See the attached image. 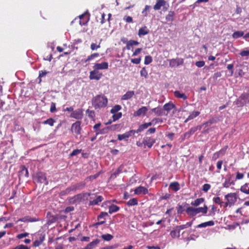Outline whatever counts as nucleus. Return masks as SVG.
<instances>
[{
    "label": "nucleus",
    "instance_id": "f257e3e1",
    "mask_svg": "<svg viewBox=\"0 0 249 249\" xmlns=\"http://www.w3.org/2000/svg\"><path fill=\"white\" fill-rule=\"evenodd\" d=\"M152 125V123L151 122L145 123L143 124H142L139 126L137 130H130L126 132L125 133L123 134H118V140L119 141L125 140L126 141H128V139L132 135H134V134L136 133H139L143 131L144 130L147 129L149 126Z\"/></svg>",
    "mask_w": 249,
    "mask_h": 249
},
{
    "label": "nucleus",
    "instance_id": "f03ea898",
    "mask_svg": "<svg viewBox=\"0 0 249 249\" xmlns=\"http://www.w3.org/2000/svg\"><path fill=\"white\" fill-rule=\"evenodd\" d=\"M91 103L95 109H101L107 107L108 100L104 95H97L92 99Z\"/></svg>",
    "mask_w": 249,
    "mask_h": 249
},
{
    "label": "nucleus",
    "instance_id": "7ed1b4c3",
    "mask_svg": "<svg viewBox=\"0 0 249 249\" xmlns=\"http://www.w3.org/2000/svg\"><path fill=\"white\" fill-rule=\"evenodd\" d=\"M89 196V205L90 206L99 205L104 199L102 196H96L94 194H91Z\"/></svg>",
    "mask_w": 249,
    "mask_h": 249
},
{
    "label": "nucleus",
    "instance_id": "20e7f679",
    "mask_svg": "<svg viewBox=\"0 0 249 249\" xmlns=\"http://www.w3.org/2000/svg\"><path fill=\"white\" fill-rule=\"evenodd\" d=\"M91 193H86L83 194H79L74 196L70 197L69 199L70 203L72 204H75L77 202H80L82 198L86 196H90Z\"/></svg>",
    "mask_w": 249,
    "mask_h": 249
},
{
    "label": "nucleus",
    "instance_id": "39448f33",
    "mask_svg": "<svg viewBox=\"0 0 249 249\" xmlns=\"http://www.w3.org/2000/svg\"><path fill=\"white\" fill-rule=\"evenodd\" d=\"M225 197L228 203H230V206L233 205L237 199V196L235 193H228L225 196Z\"/></svg>",
    "mask_w": 249,
    "mask_h": 249
},
{
    "label": "nucleus",
    "instance_id": "423d86ee",
    "mask_svg": "<svg viewBox=\"0 0 249 249\" xmlns=\"http://www.w3.org/2000/svg\"><path fill=\"white\" fill-rule=\"evenodd\" d=\"M103 76L102 73L99 72L98 71L94 69L89 72V78L90 80H99Z\"/></svg>",
    "mask_w": 249,
    "mask_h": 249
},
{
    "label": "nucleus",
    "instance_id": "0eeeda50",
    "mask_svg": "<svg viewBox=\"0 0 249 249\" xmlns=\"http://www.w3.org/2000/svg\"><path fill=\"white\" fill-rule=\"evenodd\" d=\"M155 142V139L151 137H144L143 139V143L144 147L147 146L149 148H151Z\"/></svg>",
    "mask_w": 249,
    "mask_h": 249
},
{
    "label": "nucleus",
    "instance_id": "6e6552de",
    "mask_svg": "<svg viewBox=\"0 0 249 249\" xmlns=\"http://www.w3.org/2000/svg\"><path fill=\"white\" fill-rule=\"evenodd\" d=\"M81 122L80 121H76L74 123H73L71 125V131L72 132L75 133V134L77 135L81 134Z\"/></svg>",
    "mask_w": 249,
    "mask_h": 249
},
{
    "label": "nucleus",
    "instance_id": "1a4fd4ad",
    "mask_svg": "<svg viewBox=\"0 0 249 249\" xmlns=\"http://www.w3.org/2000/svg\"><path fill=\"white\" fill-rule=\"evenodd\" d=\"M79 24L82 26L86 25L89 19V14L88 12H85L84 14L80 15Z\"/></svg>",
    "mask_w": 249,
    "mask_h": 249
},
{
    "label": "nucleus",
    "instance_id": "9d476101",
    "mask_svg": "<svg viewBox=\"0 0 249 249\" xmlns=\"http://www.w3.org/2000/svg\"><path fill=\"white\" fill-rule=\"evenodd\" d=\"M70 117L77 120L81 119L83 117V110L78 108L73 110L71 114Z\"/></svg>",
    "mask_w": 249,
    "mask_h": 249
},
{
    "label": "nucleus",
    "instance_id": "9b49d317",
    "mask_svg": "<svg viewBox=\"0 0 249 249\" xmlns=\"http://www.w3.org/2000/svg\"><path fill=\"white\" fill-rule=\"evenodd\" d=\"M108 216V213L107 212H102L97 217L98 222L95 224V225H100L104 224L106 222L105 217Z\"/></svg>",
    "mask_w": 249,
    "mask_h": 249
},
{
    "label": "nucleus",
    "instance_id": "f8f14e48",
    "mask_svg": "<svg viewBox=\"0 0 249 249\" xmlns=\"http://www.w3.org/2000/svg\"><path fill=\"white\" fill-rule=\"evenodd\" d=\"M108 68V63L107 62H102L101 63H95L93 66V69L99 70H107Z\"/></svg>",
    "mask_w": 249,
    "mask_h": 249
},
{
    "label": "nucleus",
    "instance_id": "ddd939ff",
    "mask_svg": "<svg viewBox=\"0 0 249 249\" xmlns=\"http://www.w3.org/2000/svg\"><path fill=\"white\" fill-rule=\"evenodd\" d=\"M148 189L142 186H139L136 187L134 190V194L136 195H140L141 194L146 195L148 194Z\"/></svg>",
    "mask_w": 249,
    "mask_h": 249
},
{
    "label": "nucleus",
    "instance_id": "4468645a",
    "mask_svg": "<svg viewBox=\"0 0 249 249\" xmlns=\"http://www.w3.org/2000/svg\"><path fill=\"white\" fill-rule=\"evenodd\" d=\"M37 182L40 183H44L46 185L48 184V182L47 180V178L46 174L44 173H39L37 174Z\"/></svg>",
    "mask_w": 249,
    "mask_h": 249
},
{
    "label": "nucleus",
    "instance_id": "2eb2a0df",
    "mask_svg": "<svg viewBox=\"0 0 249 249\" xmlns=\"http://www.w3.org/2000/svg\"><path fill=\"white\" fill-rule=\"evenodd\" d=\"M18 174L19 177L28 178L29 177L28 169L26 168V167L24 165L20 166V171H19Z\"/></svg>",
    "mask_w": 249,
    "mask_h": 249
},
{
    "label": "nucleus",
    "instance_id": "dca6fc26",
    "mask_svg": "<svg viewBox=\"0 0 249 249\" xmlns=\"http://www.w3.org/2000/svg\"><path fill=\"white\" fill-rule=\"evenodd\" d=\"M38 219L36 218V217H33L31 218L29 217V216H26L24 217L19 218L18 219L16 223L18 222V221L23 222H36L38 221Z\"/></svg>",
    "mask_w": 249,
    "mask_h": 249
},
{
    "label": "nucleus",
    "instance_id": "f3484780",
    "mask_svg": "<svg viewBox=\"0 0 249 249\" xmlns=\"http://www.w3.org/2000/svg\"><path fill=\"white\" fill-rule=\"evenodd\" d=\"M147 111V108L146 107H142L140 108L137 111L134 112L133 115L134 116H140L141 115H144L145 114L146 112Z\"/></svg>",
    "mask_w": 249,
    "mask_h": 249
},
{
    "label": "nucleus",
    "instance_id": "a211bd4d",
    "mask_svg": "<svg viewBox=\"0 0 249 249\" xmlns=\"http://www.w3.org/2000/svg\"><path fill=\"white\" fill-rule=\"evenodd\" d=\"M166 5V2L165 0H157L153 8L155 10H159L162 6H164Z\"/></svg>",
    "mask_w": 249,
    "mask_h": 249
},
{
    "label": "nucleus",
    "instance_id": "6ab92c4d",
    "mask_svg": "<svg viewBox=\"0 0 249 249\" xmlns=\"http://www.w3.org/2000/svg\"><path fill=\"white\" fill-rule=\"evenodd\" d=\"M200 114V112L198 111H194L191 112L188 117L184 121V123H187L189 121L193 120L196 118V117L199 116Z\"/></svg>",
    "mask_w": 249,
    "mask_h": 249
},
{
    "label": "nucleus",
    "instance_id": "aec40b11",
    "mask_svg": "<svg viewBox=\"0 0 249 249\" xmlns=\"http://www.w3.org/2000/svg\"><path fill=\"white\" fill-rule=\"evenodd\" d=\"M149 30L146 26H144L139 30L138 36L140 37L145 36L149 34Z\"/></svg>",
    "mask_w": 249,
    "mask_h": 249
},
{
    "label": "nucleus",
    "instance_id": "412c9836",
    "mask_svg": "<svg viewBox=\"0 0 249 249\" xmlns=\"http://www.w3.org/2000/svg\"><path fill=\"white\" fill-rule=\"evenodd\" d=\"M45 240V235H41L39 237L33 242V246L35 247L39 246Z\"/></svg>",
    "mask_w": 249,
    "mask_h": 249
},
{
    "label": "nucleus",
    "instance_id": "4be33fe9",
    "mask_svg": "<svg viewBox=\"0 0 249 249\" xmlns=\"http://www.w3.org/2000/svg\"><path fill=\"white\" fill-rule=\"evenodd\" d=\"M186 213L191 217L195 216L196 214V208L188 207L186 210Z\"/></svg>",
    "mask_w": 249,
    "mask_h": 249
},
{
    "label": "nucleus",
    "instance_id": "5701e85b",
    "mask_svg": "<svg viewBox=\"0 0 249 249\" xmlns=\"http://www.w3.org/2000/svg\"><path fill=\"white\" fill-rule=\"evenodd\" d=\"M214 221L213 220H211L199 224L197 225L196 227L198 228H205L207 226H213L214 225Z\"/></svg>",
    "mask_w": 249,
    "mask_h": 249
},
{
    "label": "nucleus",
    "instance_id": "b1692460",
    "mask_svg": "<svg viewBox=\"0 0 249 249\" xmlns=\"http://www.w3.org/2000/svg\"><path fill=\"white\" fill-rule=\"evenodd\" d=\"M139 42L134 40H130L126 43V48L128 50H130L133 46L138 45Z\"/></svg>",
    "mask_w": 249,
    "mask_h": 249
},
{
    "label": "nucleus",
    "instance_id": "393cba45",
    "mask_svg": "<svg viewBox=\"0 0 249 249\" xmlns=\"http://www.w3.org/2000/svg\"><path fill=\"white\" fill-rule=\"evenodd\" d=\"M134 95V91H128L125 93V94L122 96L121 99L123 100H127L131 98Z\"/></svg>",
    "mask_w": 249,
    "mask_h": 249
},
{
    "label": "nucleus",
    "instance_id": "a878e982",
    "mask_svg": "<svg viewBox=\"0 0 249 249\" xmlns=\"http://www.w3.org/2000/svg\"><path fill=\"white\" fill-rule=\"evenodd\" d=\"M123 168L124 166L123 165L120 166L119 168L111 175L110 178H116L120 173H122Z\"/></svg>",
    "mask_w": 249,
    "mask_h": 249
},
{
    "label": "nucleus",
    "instance_id": "bb28decb",
    "mask_svg": "<svg viewBox=\"0 0 249 249\" xmlns=\"http://www.w3.org/2000/svg\"><path fill=\"white\" fill-rule=\"evenodd\" d=\"M174 95L175 97L177 98H181L184 100H186L188 98V97L183 93H181L178 90H176L174 92Z\"/></svg>",
    "mask_w": 249,
    "mask_h": 249
},
{
    "label": "nucleus",
    "instance_id": "cd10ccee",
    "mask_svg": "<svg viewBox=\"0 0 249 249\" xmlns=\"http://www.w3.org/2000/svg\"><path fill=\"white\" fill-rule=\"evenodd\" d=\"M175 13L174 11H170L166 16L165 19L167 21H173L175 19Z\"/></svg>",
    "mask_w": 249,
    "mask_h": 249
},
{
    "label": "nucleus",
    "instance_id": "c85d7f7f",
    "mask_svg": "<svg viewBox=\"0 0 249 249\" xmlns=\"http://www.w3.org/2000/svg\"><path fill=\"white\" fill-rule=\"evenodd\" d=\"M196 214L199 213H202L203 214H206L208 212V207L207 205H204L202 207L196 208Z\"/></svg>",
    "mask_w": 249,
    "mask_h": 249
},
{
    "label": "nucleus",
    "instance_id": "c756f323",
    "mask_svg": "<svg viewBox=\"0 0 249 249\" xmlns=\"http://www.w3.org/2000/svg\"><path fill=\"white\" fill-rule=\"evenodd\" d=\"M169 188L171 190H172L175 192H177L180 189L179 184L178 183V182L177 181L172 182L170 183V184L169 185Z\"/></svg>",
    "mask_w": 249,
    "mask_h": 249
},
{
    "label": "nucleus",
    "instance_id": "7c9ffc66",
    "mask_svg": "<svg viewBox=\"0 0 249 249\" xmlns=\"http://www.w3.org/2000/svg\"><path fill=\"white\" fill-rule=\"evenodd\" d=\"M175 107V105L171 102L165 104L163 107V109L168 112L170 111L171 110H172L173 108Z\"/></svg>",
    "mask_w": 249,
    "mask_h": 249
},
{
    "label": "nucleus",
    "instance_id": "2f4dec72",
    "mask_svg": "<svg viewBox=\"0 0 249 249\" xmlns=\"http://www.w3.org/2000/svg\"><path fill=\"white\" fill-rule=\"evenodd\" d=\"M240 191L243 193L249 195V182L246 183L241 187Z\"/></svg>",
    "mask_w": 249,
    "mask_h": 249
},
{
    "label": "nucleus",
    "instance_id": "473e14b6",
    "mask_svg": "<svg viewBox=\"0 0 249 249\" xmlns=\"http://www.w3.org/2000/svg\"><path fill=\"white\" fill-rule=\"evenodd\" d=\"M204 200L205 199L204 198H198L194 200V201H192L191 204L192 206L197 207L199 206L200 204L202 203L204 201Z\"/></svg>",
    "mask_w": 249,
    "mask_h": 249
},
{
    "label": "nucleus",
    "instance_id": "72a5a7b5",
    "mask_svg": "<svg viewBox=\"0 0 249 249\" xmlns=\"http://www.w3.org/2000/svg\"><path fill=\"white\" fill-rule=\"evenodd\" d=\"M231 185H234V182L231 180V178H226L223 184V187L227 188H229Z\"/></svg>",
    "mask_w": 249,
    "mask_h": 249
},
{
    "label": "nucleus",
    "instance_id": "f704fd0d",
    "mask_svg": "<svg viewBox=\"0 0 249 249\" xmlns=\"http://www.w3.org/2000/svg\"><path fill=\"white\" fill-rule=\"evenodd\" d=\"M192 223H193V222L191 221V222H187L185 224L177 226L176 227L178 231H180L181 230H183V229H186V228L191 227L192 225Z\"/></svg>",
    "mask_w": 249,
    "mask_h": 249
},
{
    "label": "nucleus",
    "instance_id": "c9c22d12",
    "mask_svg": "<svg viewBox=\"0 0 249 249\" xmlns=\"http://www.w3.org/2000/svg\"><path fill=\"white\" fill-rule=\"evenodd\" d=\"M119 210V207L117 205L112 204L109 207L108 213L110 214L118 212Z\"/></svg>",
    "mask_w": 249,
    "mask_h": 249
},
{
    "label": "nucleus",
    "instance_id": "e433bc0d",
    "mask_svg": "<svg viewBox=\"0 0 249 249\" xmlns=\"http://www.w3.org/2000/svg\"><path fill=\"white\" fill-rule=\"evenodd\" d=\"M196 128H195V127H193L190 128V129L187 132L183 134L184 138H189L191 135L193 134L195 132H196Z\"/></svg>",
    "mask_w": 249,
    "mask_h": 249
},
{
    "label": "nucleus",
    "instance_id": "4c0bfd02",
    "mask_svg": "<svg viewBox=\"0 0 249 249\" xmlns=\"http://www.w3.org/2000/svg\"><path fill=\"white\" fill-rule=\"evenodd\" d=\"M99 56V53H93L89 55L87 58L84 61L85 63L87 62H89L92 59H94L95 58L98 57Z\"/></svg>",
    "mask_w": 249,
    "mask_h": 249
},
{
    "label": "nucleus",
    "instance_id": "58836bf2",
    "mask_svg": "<svg viewBox=\"0 0 249 249\" xmlns=\"http://www.w3.org/2000/svg\"><path fill=\"white\" fill-rule=\"evenodd\" d=\"M244 32L242 31H236V32H234L232 35V38H234V39H237L240 37H241V36H244Z\"/></svg>",
    "mask_w": 249,
    "mask_h": 249
},
{
    "label": "nucleus",
    "instance_id": "ea45409f",
    "mask_svg": "<svg viewBox=\"0 0 249 249\" xmlns=\"http://www.w3.org/2000/svg\"><path fill=\"white\" fill-rule=\"evenodd\" d=\"M138 200L136 198H133L129 200L126 204L128 206H132L138 205Z\"/></svg>",
    "mask_w": 249,
    "mask_h": 249
},
{
    "label": "nucleus",
    "instance_id": "a19ab883",
    "mask_svg": "<svg viewBox=\"0 0 249 249\" xmlns=\"http://www.w3.org/2000/svg\"><path fill=\"white\" fill-rule=\"evenodd\" d=\"M77 190L76 188L75 187V184L72 185L70 187L67 188L64 192L66 194H68L70 193L71 192H75Z\"/></svg>",
    "mask_w": 249,
    "mask_h": 249
},
{
    "label": "nucleus",
    "instance_id": "79ce46f5",
    "mask_svg": "<svg viewBox=\"0 0 249 249\" xmlns=\"http://www.w3.org/2000/svg\"><path fill=\"white\" fill-rule=\"evenodd\" d=\"M55 122V120L52 118H50L47 120L43 121L42 123L44 124H48L51 126H52L54 125V123Z\"/></svg>",
    "mask_w": 249,
    "mask_h": 249
},
{
    "label": "nucleus",
    "instance_id": "37998d69",
    "mask_svg": "<svg viewBox=\"0 0 249 249\" xmlns=\"http://www.w3.org/2000/svg\"><path fill=\"white\" fill-rule=\"evenodd\" d=\"M171 236L175 238L176 237H179L180 236V231H178L177 229V227H176L175 230L171 231L170 233Z\"/></svg>",
    "mask_w": 249,
    "mask_h": 249
},
{
    "label": "nucleus",
    "instance_id": "c03bdc74",
    "mask_svg": "<svg viewBox=\"0 0 249 249\" xmlns=\"http://www.w3.org/2000/svg\"><path fill=\"white\" fill-rule=\"evenodd\" d=\"M101 238L105 241H109L113 238V236L107 233L102 235Z\"/></svg>",
    "mask_w": 249,
    "mask_h": 249
},
{
    "label": "nucleus",
    "instance_id": "a18cd8bd",
    "mask_svg": "<svg viewBox=\"0 0 249 249\" xmlns=\"http://www.w3.org/2000/svg\"><path fill=\"white\" fill-rule=\"evenodd\" d=\"M75 185L77 190H80L85 188L86 186V183L84 181H81L75 184Z\"/></svg>",
    "mask_w": 249,
    "mask_h": 249
},
{
    "label": "nucleus",
    "instance_id": "49530a36",
    "mask_svg": "<svg viewBox=\"0 0 249 249\" xmlns=\"http://www.w3.org/2000/svg\"><path fill=\"white\" fill-rule=\"evenodd\" d=\"M109 130H110L109 127H106L102 129L98 130V131L96 132V135H98L99 134H106L108 132Z\"/></svg>",
    "mask_w": 249,
    "mask_h": 249
},
{
    "label": "nucleus",
    "instance_id": "de8ad7c7",
    "mask_svg": "<svg viewBox=\"0 0 249 249\" xmlns=\"http://www.w3.org/2000/svg\"><path fill=\"white\" fill-rule=\"evenodd\" d=\"M180 65V63L177 61L176 59H172L169 61V66L171 67H174L175 66H178Z\"/></svg>",
    "mask_w": 249,
    "mask_h": 249
},
{
    "label": "nucleus",
    "instance_id": "09e8293b",
    "mask_svg": "<svg viewBox=\"0 0 249 249\" xmlns=\"http://www.w3.org/2000/svg\"><path fill=\"white\" fill-rule=\"evenodd\" d=\"M122 108V107L120 105H115L110 110V112L111 113H118V112Z\"/></svg>",
    "mask_w": 249,
    "mask_h": 249
},
{
    "label": "nucleus",
    "instance_id": "8fccbe9b",
    "mask_svg": "<svg viewBox=\"0 0 249 249\" xmlns=\"http://www.w3.org/2000/svg\"><path fill=\"white\" fill-rule=\"evenodd\" d=\"M101 41H102V39L100 40V41L98 44H97L94 43H92L90 45V49L92 51H94V50H96L100 48L101 47L100 44H101Z\"/></svg>",
    "mask_w": 249,
    "mask_h": 249
},
{
    "label": "nucleus",
    "instance_id": "3c124183",
    "mask_svg": "<svg viewBox=\"0 0 249 249\" xmlns=\"http://www.w3.org/2000/svg\"><path fill=\"white\" fill-rule=\"evenodd\" d=\"M152 111L158 115L160 116L162 114V109L160 107H155L152 109Z\"/></svg>",
    "mask_w": 249,
    "mask_h": 249
},
{
    "label": "nucleus",
    "instance_id": "603ef678",
    "mask_svg": "<svg viewBox=\"0 0 249 249\" xmlns=\"http://www.w3.org/2000/svg\"><path fill=\"white\" fill-rule=\"evenodd\" d=\"M113 115H112V119L113 121L115 122L118 120H119L120 118H121L122 116V113L121 112H118L115 113H113Z\"/></svg>",
    "mask_w": 249,
    "mask_h": 249
},
{
    "label": "nucleus",
    "instance_id": "864d4df0",
    "mask_svg": "<svg viewBox=\"0 0 249 249\" xmlns=\"http://www.w3.org/2000/svg\"><path fill=\"white\" fill-rule=\"evenodd\" d=\"M140 75L142 77L146 78L148 76V72L145 67H143L140 71Z\"/></svg>",
    "mask_w": 249,
    "mask_h": 249
},
{
    "label": "nucleus",
    "instance_id": "5fc2aeb1",
    "mask_svg": "<svg viewBox=\"0 0 249 249\" xmlns=\"http://www.w3.org/2000/svg\"><path fill=\"white\" fill-rule=\"evenodd\" d=\"M100 240L98 239H96L95 240L90 242L89 244L92 249L94 248L99 243Z\"/></svg>",
    "mask_w": 249,
    "mask_h": 249
},
{
    "label": "nucleus",
    "instance_id": "6e6d98bb",
    "mask_svg": "<svg viewBox=\"0 0 249 249\" xmlns=\"http://www.w3.org/2000/svg\"><path fill=\"white\" fill-rule=\"evenodd\" d=\"M152 62V58L150 55H146L144 58V63L145 65H148Z\"/></svg>",
    "mask_w": 249,
    "mask_h": 249
},
{
    "label": "nucleus",
    "instance_id": "4d7b16f0",
    "mask_svg": "<svg viewBox=\"0 0 249 249\" xmlns=\"http://www.w3.org/2000/svg\"><path fill=\"white\" fill-rule=\"evenodd\" d=\"M213 201L215 203L220 205V206H222L223 201H221L220 197L218 196L213 197Z\"/></svg>",
    "mask_w": 249,
    "mask_h": 249
},
{
    "label": "nucleus",
    "instance_id": "13d9d810",
    "mask_svg": "<svg viewBox=\"0 0 249 249\" xmlns=\"http://www.w3.org/2000/svg\"><path fill=\"white\" fill-rule=\"evenodd\" d=\"M86 113L88 114V116L89 118H93L95 117V113L93 110H89V109H88L86 110Z\"/></svg>",
    "mask_w": 249,
    "mask_h": 249
},
{
    "label": "nucleus",
    "instance_id": "bf43d9fd",
    "mask_svg": "<svg viewBox=\"0 0 249 249\" xmlns=\"http://www.w3.org/2000/svg\"><path fill=\"white\" fill-rule=\"evenodd\" d=\"M151 8L149 5H145L144 9L142 11V14L144 17H147L148 15L147 11Z\"/></svg>",
    "mask_w": 249,
    "mask_h": 249
},
{
    "label": "nucleus",
    "instance_id": "052dcab7",
    "mask_svg": "<svg viewBox=\"0 0 249 249\" xmlns=\"http://www.w3.org/2000/svg\"><path fill=\"white\" fill-rule=\"evenodd\" d=\"M82 149H75L70 154V157L76 156L81 153Z\"/></svg>",
    "mask_w": 249,
    "mask_h": 249
},
{
    "label": "nucleus",
    "instance_id": "680f3d73",
    "mask_svg": "<svg viewBox=\"0 0 249 249\" xmlns=\"http://www.w3.org/2000/svg\"><path fill=\"white\" fill-rule=\"evenodd\" d=\"M211 185L209 184H204L202 186V190L204 192H207L211 188Z\"/></svg>",
    "mask_w": 249,
    "mask_h": 249
},
{
    "label": "nucleus",
    "instance_id": "e2e57ef3",
    "mask_svg": "<svg viewBox=\"0 0 249 249\" xmlns=\"http://www.w3.org/2000/svg\"><path fill=\"white\" fill-rule=\"evenodd\" d=\"M228 148V146H225L223 148L221 149L219 151H218V152L219 153L221 157L224 155L226 153V152L227 151V149Z\"/></svg>",
    "mask_w": 249,
    "mask_h": 249
},
{
    "label": "nucleus",
    "instance_id": "0e129e2a",
    "mask_svg": "<svg viewBox=\"0 0 249 249\" xmlns=\"http://www.w3.org/2000/svg\"><path fill=\"white\" fill-rule=\"evenodd\" d=\"M48 73V72L46 71H39V76H38V78H40L39 82H40L41 81V78L42 77H43V76H45Z\"/></svg>",
    "mask_w": 249,
    "mask_h": 249
},
{
    "label": "nucleus",
    "instance_id": "69168bd1",
    "mask_svg": "<svg viewBox=\"0 0 249 249\" xmlns=\"http://www.w3.org/2000/svg\"><path fill=\"white\" fill-rule=\"evenodd\" d=\"M13 249H29V248L26 245L20 244L17 246Z\"/></svg>",
    "mask_w": 249,
    "mask_h": 249
},
{
    "label": "nucleus",
    "instance_id": "338daca9",
    "mask_svg": "<svg viewBox=\"0 0 249 249\" xmlns=\"http://www.w3.org/2000/svg\"><path fill=\"white\" fill-rule=\"evenodd\" d=\"M29 235V233L28 232H24L22 233L18 234L17 235V238L18 239H21L24 237H26Z\"/></svg>",
    "mask_w": 249,
    "mask_h": 249
},
{
    "label": "nucleus",
    "instance_id": "774afa93",
    "mask_svg": "<svg viewBox=\"0 0 249 249\" xmlns=\"http://www.w3.org/2000/svg\"><path fill=\"white\" fill-rule=\"evenodd\" d=\"M240 55L242 57L248 56L249 55V50L242 51L240 53Z\"/></svg>",
    "mask_w": 249,
    "mask_h": 249
}]
</instances>
